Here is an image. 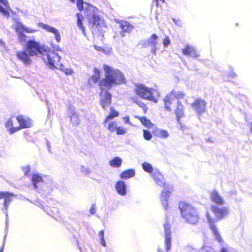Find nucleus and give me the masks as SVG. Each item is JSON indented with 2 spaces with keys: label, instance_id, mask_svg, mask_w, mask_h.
<instances>
[{
  "label": "nucleus",
  "instance_id": "obj_1",
  "mask_svg": "<svg viewBox=\"0 0 252 252\" xmlns=\"http://www.w3.org/2000/svg\"><path fill=\"white\" fill-rule=\"evenodd\" d=\"M103 69L105 78L100 80L98 84L102 89H111L113 86L126 82L124 74L119 69L106 64L103 65Z\"/></svg>",
  "mask_w": 252,
  "mask_h": 252
},
{
  "label": "nucleus",
  "instance_id": "obj_2",
  "mask_svg": "<svg viewBox=\"0 0 252 252\" xmlns=\"http://www.w3.org/2000/svg\"><path fill=\"white\" fill-rule=\"evenodd\" d=\"M227 213L228 211L226 208H220L215 205H212L210 209L206 212V216L210 228L216 240L219 242H221L222 239L215 223L219 220L222 219Z\"/></svg>",
  "mask_w": 252,
  "mask_h": 252
},
{
  "label": "nucleus",
  "instance_id": "obj_3",
  "mask_svg": "<svg viewBox=\"0 0 252 252\" xmlns=\"http://www.w3.org/2000/svg\"><path fill=\"white\" fill-rule=\"evenodd\" d=\"M179 208L183 219L188 223L196 224L199 220L197 209L192 205L184 201L179 203Z\"/></svg>",
  "mask_w": 252,
  "mask_h": 252
},
{
  "label": "nucleus",
  "instance_id": "obj_4",
  "mask_svg": "<svg viewBox=\"0 0 252 252\" xmlns=\"http://www.w3.org/2000/svg\"><path fill=\"white\" fill-rule=\"evenodd\" d=\"M85 5L84 8L89 26L93 29H97L99 30L104 25V21L99 16L98 10L87 3H85Z\"/></svg>",
  "mask_w": 252,
  "mask_h": 252
},
{
  "label": "nucleus",
  "instance_id": "obj_5",
  "mask_svg": "<svg viewBox=\"0 0 252 252\" xmlns=\"http://www.w3.org/2000/svg\"><path fill=\"white\" fill-rule=\"evenodd\" d=\"M32 182L34 188L37 190H46L43 185L46 186V188L51 189L53 187V181L52 179L47 176H42L38 173H33L32 177Z\"/></svg>",
  "mask_w": 252,
  "mask_h": 252
},
{
  "label": "nucleus",
  "instance_id": "obj_6",
  "mask_svg": "<svg viewBox=\"0 0 252 252\" xmlns=\"http://www.w3.org/2000/svg\"><path fill=\"white\" fill-rule=\"evenodd\" d=\"M135 92L140 97L155 103L157 102V97L159 95V94L157 90L149 88L143 84L137 85Z\"/></svg>",
  "mask_w": 252,
  "mask_h": 252
},
{
  "label": "nucleus",
  "instance_id": "obj_7",
  "mask_svg": "<svg viewBox=\"0 0 252 252\" xmlns=\"http://www.w3.org/2000/svg\"><path fill=\"white\" fill-rule=\"evenodd\" d=\"M43 60L50 69H54L56 67V64L60 62L61 57L54 51L45 47L42 55Z\"/></svg>",
  "mask_w": 252,
  "mask_h": 252
},
{
  "label": "nucleus",
  "instance_id": "obj_8",
  "mask_svg": "<svg viewBox=\"0 0 252 252\" xmlns=\"http://www.w3.org/2000/svg\"><path fill=\"white\" fill-rule=\"evenodd\" d=\"M45 46L40 45L34 40H29L24 46V49L31 56L41 55Z\"/></svg>",
  "mask_w": 252,
  "mask_h": 252
},
{
  "label": "nucleus",
  "instance_id": "obj_9",
  "mask_svg": "<svg viewBox=\"0 0 252 252\" xmlns=\"http://www.w3.org/2000/svg\"><path fill=\"white\" fill-rule=\"evenodd\" d=\"M101 92L99 95L100 104L103 109H106L111 104L112 102V94L109 92L110 89H102L99 87Z\"/></svg>",
  "mask_w": 252,
  "mask_h": 252
},
{
  "label": "nucleus",
  "instance_id": "obj_10",
  "mask_svg": "<svg viewBox=\"0 0 252 252\" xmlns=\"http://www.w3.org/2000/svg\"><path fill=\"white\" fill-rule=\"evenodd\" d=\"M158 36L155 34H152L148 39H143L140 41V44L144 48L150 47L151 52L155 55H156L157 50Z\"/></svg>",
  "mask_w": 252,
  "mask_h": 252
},
{
  "label": "nucleus",
  "instance_id": "obj_11",
  "mask_svg": "<svg viewBox=\"0 0 252 252\" xmlns=\"http://www.w3.org/2000/svg\"><path fill=\"white\" fill-rule=\"evenodd\" d=\"M184 95L185 94L182 91L176 92L175 90H172L170 94L166 95L164 99L165 110L171 111L170 105L172 103V101L174 100V98L181 99L183 98Z\"/></svg>",
  "mask_w": 252,
  "mask_h": 252
},
{
  "label": "nucleus",
  "instance_id": "obj_12",
  "mask_svg": "<svg viewBox=\"0 0 252 252\" xmlns=\"http://www.w3.org/2000/svg\"><path fill=\"white\" fill-rule=\"evenodd\" d=\"M16 119L19 124V126H17L19 130L23 128H30L32 126V121L26 115H18Z\"/></svg>",
  "mask_w": 252,
  "mask_h": 252
},
{
  "label": "nucleus",
  "instance_id": "obj_13",
  "mask_svg": "<svg viewBox=\"0 0 252 252\" xmlns=\"http://www.w3.org/2000/svg\"><path fill=\"white\" fill-rule=\"evenodd\" d=\"M15 195L12 193L8 191H0V199L3 198L4 199L3 203L4 213L7 218V210L10 202L12 200V199Z\"/></svg>",
  "mask_w": 252,
  "mask_h": 252
},
{
  "label": "nucleus",
  "instance_id": "obj_14",
  "mask_svg": "<svg viewBox=\"0 0 252 252\" xmlns=\"http://www.w3.org/2000/svg\"><path fill=\"white\" fill-rule=\"evenodd\" d=\"M206 102L204 99L197 98L192 103L193 109L199 115L204 113L206 110Z\"/></svg>",
  "mask_w": 252,
  "mask_h": 252
},
{
  "label": "nucleus",
  "instance_id": "obj_15",
  "mask_svg": "<svg viewBox=\"0 0 252 252\" xmlns=\"http://www.w3.org/2000/svg\"><path fill=\"white\" fill-rule=\"evenodd\" d=\"M171 191L170 188L166 186L161 193L160 201L165 210L168 208V199Z\"/></svg>",
  "mask_w": 252,
  "mask_h": 252
},
{
  "label": "nucleus",
  "instance_id": "obj_16",
  "mask_svg": "<svg viewBox=\"0 0 252 252\" xmlns=\"http://www.w3.org/2000/svg\"><path fill=\"white\" fill-rule=\"evenodd\" d=\"M67 115L70 118V123L74 126H78L80 123L78 114L76 112L73 107L70 106L68 108Z\"/></svg>",
  "mask_w": 252,
  "mask_h": 252
},
{
  "label": "nucleus",
  "instance_id": "obj_17",
  "mask_svg": "<svg viewBox=\"0 0 252 252\" xmlns=\"http://www.w3.org/2000/svg\"><path fill=\"white\" fill-rule=\"evenodd\" d=\"M38 25L39 27L46 30L47 32L53 33L55 35V38L57 42L59 43L61 41V38L60 33L57 29L43 23H39Z\"/></svg>",
  "mask_w": 252,
  "mask_h": 252
},
{
  "label": "nucleus",
  "instance_id": "obj_18",
  "mask_svg": "<svg viewBox=\"0 0 252 252\" xmlns=\"http://www.w3.org/2000/svg\"><path fill=\"white\" fill-rule=\"evenodd\" d=\"M169 224L166 222L164 224V229L165 233V245L167 251L170 250L171 246V231Z\"/></svg>",
  "mask_w": 252,
  "mask_h": 252
},
{
  "label": "nucleus",
  "instance_id": "obj_19",
  "mask_svg": "<svg viewBox=\"0 0 252 252\" xmlns=\"http://www.w3.org/2000/svg\"><path fill=\"white\" fill-rule=\"evenodd\" d=\"M13 20L16 24L15 31L22 30L23 32L29 33H34L37 31L36 30L25 27L21 22H20V19L17 17H14Z\"/></svg>",
  "mask_w": 252,
  "mask_h": 252
},
{
  "label": "nucleus",
  "instance_id": "obj_20",
  "mask_svg": "<svg viewBox=\"0 0 252 252\" xmlns=\"http://www.w3.org/2000/svg\"><path fill=\"white\" fill-rule=\"evenodd\" d=\"M16 56L17 58L25 65H30L32 63V60L30 58L31 56L26 50L17 52Z\"/></svg>",
  "mask_w": 252,
  "mask_h": 252
},
{
  "label": "nucleus",
  "instance_id": "obj_21",
  "mask_svg": "<svg viewBox=\"0 0 252 252\" xmlns=\"http://www.w3.org/2000/svg\"><path fill=\"white\" fill-rule=\"evenodd\" d=\"M183 54L186 56H189L191 58H194L199 56L196 48L191 45H187L182 50Z\"/></svg>",
  "mask_w": 252,
  "mask_h": 252
},
{
  "label": "nucleus",
  "instance_id": "obj_22",
  "mask_svg": "<svg viewBox=\"0 0 252 252\" xmlns=\"http://www.w3.org/2000/svg\"><path fill=\"white\" fill-rule=\"evenodd\" d=\"M117 192L120 195L124 196L126 194L127 186L125 182L122 180L118 181L115 184Z\"/></svg>",
  "mask_w": 252,
  "mask_h": 252
},
{
  "label": "nucleus",
  "instance_id": "obj_23",
  "mask_svg": "<svg viewBox=\"0 0 252 252\" xmlns=\"http://www.w3.org/2000/svg\"><path fill=\"white\" fill-rule=\"evenodd\" d=\"M120 27L122 30L121 34L122 36H125L126 33H128L130 32L133 27L127 21H122L119 22Z\"/></svg>",
  "mask_w": 252,
  "mask_h": 252
},
{
  "label": "nucleus",
  "instance_id": "obj_24",
  "mask_svg": "<svg viewBox=\"0 0 252 252\" xmlns=\"http://www.w3.org/2000/svg\"><path fill=\"white\" fill-rule=\"evenodd\" d=\"M211 200L218 205H223L224 203L223 198L216 190H213L211 193Z\"/></svg>",
  "mask_w": 252,
  "mask_h": 252
},
{
  "label": "nucleus",
  "instance_id": "obj_25",
  "mask_svg": "<svg viewBox=\"0 0 252 252\" xmlns=\"http://www.w3.org/2000/svg\"><path fill=\"white\" fill-rule=\"evenodd\" d=\"M151 176L157 185L160 187H163L164 186V179L159 171H155L151 175Z\"/></svg>",
  "mask_w": 252,
  "mask_h": 252
},
{
  "label": "nucleus",
  "instance_id": "obj_26",
  "mask_svg": "<svg viewBox=\"0 0 252 252\" xmlns=\"http://www.w3.org/2000/svg\"><path fill=\"white\" fill-rule=\"evenodd\" d=\"M175 113L178 122L180 124V119L184 116V108L181 102L179 100H178L177 102V106L175 110Z\"/></svg>",
  "mask_w": 252,
  "mask_h": 252
},
{
  "label": "nucleus",
  "instance_id": "obj_27",
  "mask_svg": "<svg viewBox=\"0 0 252 252\" xmlns=\"http://www.w3.org/2000/svg\"><path fill=\"white\" fill-rule=\"evenodd\" d=\"M8 7L9 4L7 0H0V12L7 18L9 17V13L6 8Z\"/></svg>",
  "mask_w": 252,
  "mask_h": 252
},
{
  "label": "nucleus",
  "instance_id": "obj_28",
  "mask_svg": "<svg viewBox=\"0 0 252 252\" xmlns=\"http://www.w3.org/2000/svg\"><path fill=\"white\" fill-rule=\"evenodd\" d=\"M135 175V171L134 169H129L124 171L121 174L122 179H127L134 177Z\"/></svg>",
  "mask_w": 252,
  "mask_h": 252
},
{
  "label": "nucleus",
  "instance_id": "obj_29",
  "mask_svg": "<svg viewBox=\"0 0 252 252\" xmlns=\"http://www.w3.org/2000/svg\"><path fill=\"white\" fill-rule=\"evenodd\" d=\"M5 127L10 134H13L19 130V128L17 126L14 127L13 126V120L11 119H8L6 122Z\"/></svg>",
  "mask_w": 252,
  "mask_h": 252
},
{
  "label": "nucleus",
  "instance_id": "obj_30",
  "mask_svg": "<svg viewBox=\"0 0 252 252\" xmlns=\"http://www.w3.org/2000/svg\"><path fill=\"white\" fill-rule=\"evenodd\" d=\"M154 134L155 136L162 138H167L168 136V133L166 130L157 128L155 130Z\"/></svg>",
  "mask_w": 252,
  "mask_h": 252
},
{
  "label": "nucleus",
  "instance_id": "obj_31",
  "mask_svg": "<svg viewBox=\"0 0 252 252\" xmlns=\"http://www.w3.org/2000/svg\"><path fill=\"white\" fill-rule=\"evenodd\" d=\"M76 16H77V26L82 31V33L84 35H85V34H86L85 28L83 25V23H82V21L84 19V17L80 13H77Z\"/></svg>",
  "mask_w": 252,
  "mask_h": 252
},
{
  "label": "nucleus",
  "instance_id": "obj_32",
  "mask_svg": "<svg viewBox=\"0 0 252 252\" xmlns=\"http://www.w3.org/2000/svg\"><path fill=\"white\" fill-rule=\"evenodd\" d=\"M119 114V112L115 110L113 107H111L110 109L109 115H108L106 117V119L104 120V124L106 125L109 120H112L113 118L118 116Z\"/></svg>",
  "mask_w": 252,
  "mask_h": 252
},
{
  "label": "nucleus",
  "instance_id": "obj_33",
  "mask_svg": "<svg viewBox=\"0 0 252 252\" xmlns=\"http://www.w3.org/2000/svg\"><path fill=\"white\" fill-rule=\"evenodd\" d=\"M94 74L92 76L91 80L94 83H96L99 81L100 78V70L97 68L94 69Z\"/></svg>",
  "mask_w": 252,
  "mask_h": 252
},
{
  "label": "nucleus",
  "instance_id": "obj_34",
  "mask_svg": "<svg viewBox=\"0 0 252 252\" xmlns=\"http://www.w3.org/2000/svg\"><path fill=\"white\" fill-rule=\"evenodd\" d=\"M122 163V159L120 157H115L109 161V164L113 167H119Z\"/></svg>",
  "mask_w": 252,
  "mask_h": 252
},
{
  "label": "nucleus",
  "instance_id": "obj_35",
  "mask_svg": "<svg viewBox=\"0 0 252 252\" xmlns=\"http://www.w3.org/2000/svg\"><path fill=\"white\" fill-rule=\"evenodd\" d=\"M140 121L141 124L145 127L150 128L153 126L151 121L145 117H136Z\"/></svg>",
  "mask_w": 252,
  "mask_h": 252
},
{
  "label": "nucleus",
  "instance_id": "obj_36",
  "mask_svg": "<svg viewBox=\"0 0 252 252\" xmlns=\"http://www.w3.org/2000/svg\"><path fill=\"white\" fill-rule=\"evenodd\" d=\"M142 167L145 172L151 173V174L153 173V167L150 163L147 162H144L142 164Z\"/></svg>",
  "mask_w": 252,
  "mask_h": 252
},
{
  "label": "nucleus",
  "instance_id": "obj_37",
  "mask_svg": "<svg viewBox=\"0 0 252 252\" xmlns=\"http://www.w3.org/2000/svg\"><path fill=\"white\" fill-rule=\"evenodd\" d=\"M18 34V40L20 43L24 42L26 40V35L23 33L22 30L16 31Z\"/></svg>",
  "mask_w": 252,
  "mask_h": 252
},
{
  "label": "nucleus",
  "instance_id": "obj_38",
  "mask_svg": "<svg viewBox=\"0 0 252 252\" xmlns=\"http://www.w3.org/2000/svg\"><path fill=\"white\" fill-rule=\"evenodd\" d=\"M117 123L114 122H110L108 125V129L111 132H114L117 129Z\"/></svg>",
  "mask_w": 252,
  "mask_h": 252
},
{
  "label": "nucleus",
  "instance_id": "obj_39",
  "mask_svg": "<svg viewBox=\"0 0 252 252\" xmlns=\"http://www.w3.org/2000/svg\"><path fill=\"white\" fill-rule=\"evenodd\" d=\"M143 136L144 138L147 140H150L152 137V134L150 133V132L145 129L143 130Z\"/></svg>",
  "mask_w": 252,
  "mask_h": 252
},
{
  "label": "nucleus",
  "instance_id": "obj_40",
  "mask_svg": "<svg viewBox=\"0 0 252 252\" xmlns=\"http://www.w3.org/2000/svg\"><path fill=\"white\" fill-rule=\"evenodd\" d=\"M200 252H216L214 249L209 246H204L201 249Z\"/></svg>",
  "mask_w": 252,
  "mask_h": 252
},
{
  "label": "nucleus",
  "instance_id": "obj_41",
  "mask_svg": "<svg viewBox=\"0 0 252 252\" xmlns=\"http://www.w3.org/2000/svg\"><path fill=\"white\" fill-rule=\"evenodd\" d=\"M231 248L228 246L220 245V252H231Z\"/></svg>",
  "mask_w": 252,
  "mask_h": 252
},
{
  "label": "nucleus",
  "instance_id": "obj_42",
  "mask_svg": "<svg viewBox=\"0 0 252 252\" xmlns=\"http://www.w3.org/2000/svg\"><path fill=\"white\" fill-rule=\"evenodd\" d=\"M22 171L24 173L25 175L28 176V174L31 171V167L29 165H26L22 167Z\"/></svg>",
  "mask_w": 252,
  "mask_h": 252
},
{
  "label": "nucleus",
  "instance_id": "obj_43",
  "mask_svg": "<svg viewBox=\"0 0 252 252\" xmlns=\"http://www.w3.org/2000/svg\"><path fill=\"white\" fill-rule=\"evenodd\" d=\"M116 133L118 135L124 134L126 132V130L125 128L122 127H117L116 129Z\"/></svg>",
  "mask_w": 252,
  "mask_h": 252
},
{
  "label": "nucleus",
  "instance_id": "obj_44",
  "mask_svg": "<svg viewBox=\"0 0 252 252\" xmlns=\"http://www.w3.org/2000/svg\"><path fill=\"white\" fill-rule=\"evenodd\" d=\"M77 6L80 11H82L84 9V2L83 0H77Z\"/></svg>",
  "mask_w": 252,
  "mask_h": 252
},
{
  "label": "nucleus",
  "instance_id": "obj_45",
  "mask_svg": "<svg viewBox=\"0 0 252 252\" xmlns=\"http://www.w3.org/2000/svg\"><path fill=\"white\" fill-rule=\"evenodd\" d=\"M170 43V40L168 37H166L163 41V44L164 47H167Z\"/></svg>",
  "mask_w": 252,
  "mask_h": 252
},
{
  "label": "nucleus",
  "instance_id": "obj_46",
  "mask_svg": "<svg viewBox=\"0 0 252 252\" xmlns=\"http://www.w3.org/2000/svg\"><path fill=\"white\" fill-rule=\"evenodd\" d=\"M56 66H57L56 67V68H59L60 70H61L63 72L64 71L65 69L67 68V67H65L62 63H58V64H56Z\"/></svg>",
  "mask_w": 252,
  "mask_h": 252
},
{
  "label": "nucleus",
  "instance_id": "obj_47",
  "mask_svg": "<svg viewBox=\"0 0 252 252\" xmlns=\"http://www.w3.org/2000/svg\"><path fill=\"white\" fill-rule=\"evenodd\" d=\"M56 66H57L56 67V68H59L60 70H61L63 72L64 71L65 69L67 68V67H65L62 63H58V64H56Z\"/></svg>",
  "mask_w": 252,
  "mask_h": 252
},
{
  "label": "nucleus",
  "instance_id": "obj_48",
  "mask_svg": "<svg viewBox=\"0 0 252 252\" xmlns=\"http://www.w3.org/2000/svg\"><path fill=\"white\" fill-rule=\"evenodd\" d=\"M67 75H71L73 74V70L70 68H66L63 72Z\"/></svg>",
  "mask_w": 252,
  "mask_h": 252
},
{
  "label": "nucleus",
  "instance_id": "obj_49",
  "mask_svg": "<svg viewBox=\"0 0 252 252\" xmlns=\"http://www.w3.org/2000/svg\"><path fill=\"white\" fill-rule=\"evenodd\" d=\"M95 205L94 204H93L90 209V213L91 215H94L95 213Z\"/></svg>",
  "mask_w": 252,
  "mask_h": 252
},
{
  "label": "nucleus",
  "instance_id": "obj_50",
  "mask_svg": "<svg viewBox=\"0 0 252 252\" xmlns=\"http://www.w3.org/2000/svg\"><path fill=\"white\" fill-rule=\"evenodd\" d=\"M172 21L178 26L180 27L182 26V23L180 20L176 19L175 18H172Z\"/></svg>",
  "mask_w": 252,
  "mask_h": 252
},
{
  "label": "nucleus",
  "instance_id": "obj_51",
  "mask_svg": "<svg viewBox=\"0 0 252 252\" xmlns=\"http://www.w3.org/2000/svg\"><path fill=\"white\" fill-rule=\"evenodd\" d=\"M81 172L85 174H87L89 173V169L87 168L82 167Z\"/></svg>",
  "mask_w": 252,
  "mask_h": 252
},
{
  "label": "nucleus",
  "instance_id": "obj_52",
  "mask_svg": "<svg viewBox=\"0 0 252 252\" xmlns=\"http://www.w3.org/2000/svg\"><path fill=\"white\" fill-rule=\"evenodd\" d=\"M138 105L141 107L144 111H146V109H147V107H146V105L142 103V102H139L138 104Z\"/></svg>",
  "mask_w": 252,
  "mask_h": 252
},
{
  "label": "nucleus",
  "instance_id": "obj_53",
  "mask_svg": "<svg viewBox=\"0 0 252 252\" xmlns=\"http://www.w3.org/2000/svg\"><path fill=\"white\" fill-rule=\"evenodd\" d=\"M100 244L101 245L105 247L106 246V243L105 241V240H104V238H102V239H100Z\"/></svg>",
  "mask_w": 252,
  "mask_h": 252
},
{
  "label": "nucleus",
  "instance_id": "obj_54",
  "mask_svg": "<svg viewBox=\"0 0 252 252\" xmlns=\"http://www.w3.org/2000/svg\"><path fill=\"white\" fill-rule=\"evenodd\" d=\"M5 48V45L4 42L0 39V49L2 50Z\"/></svg>",
  "mask_w": 252,
  "mask_h": 252
},
{
  "label": "nucleus",
  "instance_id": "obj_55",
  "mask_svg": "<svg viewBox=\"0 0 252 252\" xmlns=\"http://www.w3.org/2000/svg\"><path fill=\"white\" fill-rule=\"evenodd\" d=\"M124 121L126 123L129 124L130 125H131V123L129 121V119L128 117H125L124 118Z\"/></svg>",
  "mask_w": 252,
  "mask_h": 252
},
{
  "label": "nucleus",
  "instance_id": "obj_56",
  "mask_svg": "<svg viewBox=\"0 0 252 252\" xmlns=\"http://www.w3.org/2000/svg\"><path fill=\"white\" fill-rule=\"evenodd\" d=\"M104 231H103V230H101V231L99 232V238H100V239L104 238Z\"/></svg>",
  "mask_w": 252,
  "mask_h": 252
},
{
  "label": "nucleus",
  "instance_id": "obj_57",
  "mask_svg": "<svg viewBox=\"0 0 252 252\" xmlns=\"http://www.w3.org/2000/svg\"><path fill=\"white\" fill-rule=\"evenodd\" d=\"M155 0L156 2V5H157V6H158V3H159V1H162V2H164V0Z\"/></svg>",
  "mask_w": 252,
  "mask_h": 252
},
{
  "label": "nucleus",
  "instance_id": "obj_58",
  "mask_svg": "<svg viewBox=\"0 0 252 252\" xmlns=\"http://www.w3.org/2000/svg\"><path fill=\"white\" fill-rule=\"evenodd\" d=\"M95 49L97 51H101L102 50V48L101 47H97L95 45L94 46Z\"/></svg>",
  "mask_w": 252,
  "mask_h": 252
},
{
  "label": "nucleus",
  "instance_id": "obj_59",
  "mask_svg": "<svg viewBox=\"0 0 252 252\" xmlns=\"http://www.w3.org/2000/svg\"><path fill=\"white\" fill-rule=\"evenodd\" d=\"M230 76H231L232 77H235V76H236V74H235V73L232 72L230 74Z\"/></svg>",
  "mask_w": 252,
  "mask_h": 252
},
{
  "label": "nucleus",
  "instance_id": "obj_60",
  "mask_svg": "<svg viewBox=\"0 0 252 252\" xmlns=\"http://www.w3.org/2000/svg\"><path fill=\"white\" fill-rule=\"evenodd\" d=\"M55 49L57 51H61V49L60 47L59 46H57L55 48Z\"/></svg>",
  "mask_w": 252,
  "mask_h": 252
},
{
  "label": "nucleus",
  "instance_id": "obj_61",
  "mask_svg": "<svg viewBox=\"0 0 252 252\" xmlns=\"http://www.w3.org/2000/svg\"><path fill=\"white\" fill-rule=\"evenodd\" d=\"M3 247H4V244L3 245V246H2V247L0 248V252H3Z\"/></svg>",
  "mask_w": 252,
  "mask_h": 252
},
{
  "label": "nucleus",
  "instance_id": "obj_62",
  "mask_svg": "<svg viewBox=\"0 0 252 252\" xmlns=\"http://www.w3.org/2000/svg\"><path fill=\"white\" fill-rule=\"evenodd\" d=\"M47 146H48V148L49 151H50V144H49V142H47Z\"/></svg>",
  "mask_w": 252,
  "mask_h": 252
},
{
  "label": "nucleus",
  "instance_id": "obj_63",
  "mask_svg": "<svg viewBox=\"0 0 252 252\" xmlns=\"http://www.w3.org/2000/svg\"><path fill=\"white\" fill-rule=\"evenodd\" d=\"M207 140H208V141L212 142V141L210 140V139H208Z\"/></svg>",
  "mask_w": 252,
  "mask_h": 252
},
{
  "label": "nucleus",
  "instance_id": "obj_64",
  "mask_svg": "<svg viewBox=\"0 0 252 252\" xmlns=\"http://www.w3.org/2000/svg\"><path fill=\"white\" fill-rule=\"evenodd\" d=\"M158 252H160V250H158Z\"/></svg>",
  "mask_w": 252,
  "mask_h": 252
}]
</instances>
